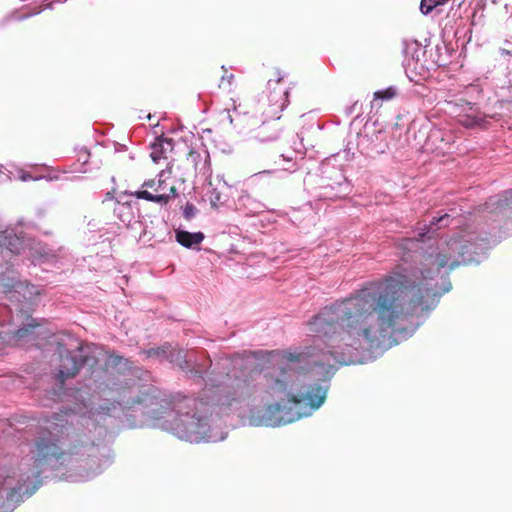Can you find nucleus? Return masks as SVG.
I'll return each instance as SVG.
<instances>
[{"label":"nucleus","mask_w":512,"mask_h":512,"mask_svg":"<svg viewBox=\"0 0 512 512\" xmlns=\"http://www.w3.org/2000/svg\"><path fill=\"white\" fill-rule=\"evenodd\" d=\"M476 254L470 240L453 237L436 252L423 256L418 274L408 276L397 267L350 297L325 306L309 321L310 331L323 338L325 344V348L319 349L321 358L315 359L313 365L329 374L336 364H355L363 352L381 348L400 320L435 308L438 297L451 289L448 282L439 291L432 281L473 262ZM266 355L274 365L263 375L265 393L280 401L288 399L294 405L289 408L291 415L287 417L282 414V403L267 406L269 412L279 413V423H291L308 416L324 403L328 391L325 380L305 384L297 393H292L295 384L300 382V370L309 364L307 358L317 357L318 353L271 351Z\"/></svg>","instance_id":"1"},{"label":"nucleus","mask_w":512,"mask_h":512,"mask_svg":"<svg viewBox=\"0 0 512 512\" xmlns=\"http://www.w3.org/2000/svg\"><path fill=\"white\" fill-rule=\"evenodd\" d=\"M56 421H46L45 431L39 435L34 442L32 450L31 467L21 469L22 473L18 484L10 488L6 493V499L3 498L0 489V512L12 511L24 496H31L42 484L40 478L44 470L52 461H59L66 455L73 456L79 454L82 444L70 442L66 449L62 447L65 441L74 434L73 427L67 421L55 417Z\"/></svg>","instance_id":"2"},{"label":"nucleus","mask_w":512,"mask_h":512,"mask_svg":"<svg viewBox=\"0 0 512 512\" xmlns=\"http://www.w3.org/2000/svg\"><path fill=\"white\" fill-rule=\"evenodd\" d=\"M176 413L171 429L180 439L199 442L208 432L209 405L197 398L177 396L172 401Z\"/></svg>","instance_id":"3"},{"label":"nucleus","mask_w":512,"mask_h":512,"mask_svg":"<svg viewBox=\"0 0 512 512\" xmlns=\"http://www.w3.org/2000/svg\"><path fill=\"white\" fill-rule=\"evenodd\" d=\"M79 358L72 355L68 350L59 351V366L57 368L56 378L63 384L68 378L75 377L82 366L88 365L94 367L99 362V356L103 350L101 347L91 345L78 347Z\"/></svg>","instance_id":"4"},{"label":"nucleus","mask_w":512,"mask_h":512,"mask_svg":"<svg viewBox=\"0 0 512 512\" xmlns=\"http://www.w3.org/2000/svg\"><path fill=\"white\" fill-rule=\"evenodd\" d=\"M260 354H262V352H249L243 355H235L231 358L230 364L233 366L232 371L226 373L223 379L219 381V385L233 390V397L226 403L228 406H231L233 401L244 398L250 394L249 382L243 368L246 369L252 365Z\"/></svg>","instance_id":"5"},{"label":"nucleus","mask_w":512,"mask_h":512,"mask_svg":"<svg viewBox=\"0 0 512 512\" xmlns=\"http://www.w3.org/2000/svg\"><path fill=\"white\" fill-rule=\"evenodd\" d=\"M208 151L191 149L186 157L176 165L178 176L182 182L195 178L198 173L206 174L210 170Z\"/></svg>","instance_id":"6"},{"label":"nucleus","mask_w":512,"mask_h":512,"mask_svg":"<svg viewBox=\"0 0 512 512\" xmlns=\"http://www.w3.org/2000/svg\"><path fill=\"white\" fill-rule=\"evenodd\" d=\"M162 176L163 172L159 174L158 180L151 179L142 184V187L150 188L152 189V192L148 190H139L131 193V195L138 199H144L158 204L168 203L171 197L176 196V187L174 185H168L166 181L162 179Z\"/></svg>","instance_id":"7"},{"label":"nucleus","mask_w":512,"mask_h":512,"mask_svg":"<svg viewBox=\"0 0 512 512\" xmlns=\"http://www.w3.org/2000/svg\"><path fill=\"white\" fill-rule=\"evenodd\" d=\"M265 78L267 79V89L270 92L268 98L271 105L274 107L273 115L279 119L280 117L277 116V114L281 112L288 103V91L283 87L277 88L275 85L281 83L284 75L279 69L272 68L266 72Z\"/></svg>","instance_id":"8"},{"label":"nucleus","mask_w":512,"mask_h":512,"mask_svg":"<svg viewBox=\"0 0 512 512\" xmlns=\"http://www.w3.org/2000/svg\"><path fill=\"white\" fill-rule=\"evenodd\" d=\"M150 156L154 163L168 160L174 149L173 140L166 137H158L150 146Z\"/></svg>","instance_id":"9"},{"label":"nucleus","mask_w":512,"mask_h":512,"mask_svg":"<svg viewBox=\"0 0 512 512\" xmlns=\"http://www.w3.org/2000/svg\"><path fill=\"white\" fill-rule=\"evenodd\" d=\"M21 246L22 243L17 236L11 233H0V253H3L4 250H7L11 254H19Z\"/></svg>","instance_id":"10"},{"label":"nucleus","mask_w":512,"mask_h":512,"mask_svg":"<svg viewBox=\"0 0 512 512\" xmlns=\"http://www.w3.org/2000/svg\"><path fill=\"white\" fill-rule=\"evenodd\" d=\"M176 240L179 244L186 248H191L194 245H199L204 240L202 232L190 233L188 231H177Z\"/></svg>","instance_id":"11"},{"label":"nucleus","mask_w":512,"mask_h":512,"mask_svg":"<svg viewBox=\"0 0 512 512\" xmlns=\"http://www.w3.org/2000/svg\"><path fill=\"white\" fill-rule=\"evenodd\" d=\"M113 212L117 216V218L123 223H129L133 218V211L130 203L122 202L119 199L115 200Z\"/></svg>","instance_id":"12"},{"label":"nucleus","mask_w":512,"mask_h":512,"mask_svg":"<svg viewBox=\"0 0 512 512\" xmlns=\"http://www.w3.org/2000/svg\"><path fill=\"white\" fill-rule=\"evenodd\" d=\"M491 206L494 207L491 210L493 212L512 210V191L505 192V194L494 201L491 200Z\"/></svg>","instance_id":"13"},{"label":"nucleus","mask_w":512,"mask_h":512,"mask_svg":"<svg viewBox=\"0 0 512 512\" xmlns=\"http://www.w3.org/2000/svg\"><path fill=\"white\" fill-rule=\"evenodd\" d=\"M397 94H398V91L393 86H390L384 90H378V91L374 92V94H373L372 106H374L376 104L377 108H380L382 104L377 103L378 100L389 101V100H392L393 98H395L397 96Z\"/></svg>","instance_id":"14"},{"label":"nucleus","mask_w":512,"mask_h":512,"mask_svg":"<svg viewBox=\"0 0 512 512\" xmlns=\"http://www.w3.org/2000/svg\"><path fill=\"white\" fill-rule=\"evenodd\" d=\"M168 359L181 369L185 370L189 368L188 361L186 360V354L181 349H172L169 351Z\"/></svg>","instance_id":"15"},{"label":"nucleus","mask_w":512,"mask_h":512,"mask_svg":"<svg viewBox=\"0 0 512 512\" xmlns=\"http://www.w3.org/2000/svg\"><path fill=\"white\" fill-rule=\"evenodd\" d=\"M449 0H421L420 11L422 14H429L434 8L440 5H444Z\"/></svg>","instance_id":"16"},{"label":"nucleus","mask_w":512,"mask_h":512,"mask_svg":"<svg viewBox=\"0 0 512 512\" xmlns=\"http://www.w3.org/2000/svg\"><path fill=\"white\" fill-rule=\"evenodd\" d=\"M170 350H171V347L169 345H164L161 347L145 350L144 353L146 354L147 357L167 358Z\"/></svg>","instance_id":"17"},{"label":"nucleus","mask_w":512,"mask_h":512,"mask_svg":"<svg viewBox=\"0 0 512 512\" xmlns=\"http://www.w3.org/2000/svg\"><path fill=\"white\" fill-rule=\"evenodd\" d=\"M221 69L223 71V74L220 78L219 88L229 90L234 81V75L232 73H229L224 66H222Z\"/></svg>","instance_id":"18"},{"label":"nucleus","mask_w":512,"mask_h":512,"mask_svg":"<svg viewBox=\"0 0 512 512\" xmlns=\"http://www.w3.org/2000/svg\"><path fill=\"white\" fill-rule=\"evenodd\" d=\"M451 221V216L449 214H443L438 218H433L430 223V226H438V228L446 227L449 225Z\"/></svg>","instance_id":"19"},{"label":"nucleus","mask_w":512,"mask_h":512,"mask_svg":"<svg viewBox=\"0 0 512 512\" xmlns=\"http://www.w3.org/2000/svg\"><path fill=\"white\" fill-rule=\"evenodd\" d=\"M265 130H267V127H266L265 123H263L262 127L260 128L259 132L256 135V137L259 138L261 141L273 140V139H275L277 137V132L276 131H274L269 136H265L264 133H263Z\"/></svg>","instance_id":"20"},{"label":"nucleus","mask_w":512,"mask_h":512,"mask_svg":"<svg viewBox=\"0 0 512 512\" xmlns=\"http://www.w3.org/2000/svg\"><path fill=\"white\" fill-rule=\"evenodd\" d=\"M196 213H197L196 207L193 204L187 203L184 208V212H183L184 217L189 220V219L193 218L196 215Z\"/></svg>","instance_id":"21"},{"label":"nucleus","mask_w":512,"mask_h":512,"mask_svg":"<svg viewBox=\"0 0 512 512\" xmlns=\"http://www.w3.org/2000/svg\"><path fill=\"white\" fill-rule=\"evenodd\" d=\"M108 359L112 362L114 365H119L123 361V357L116 355L115 353L108 354Z\"/></svg>","instance_id":"22"},{"label":"nucleus","mask_w":512,"mask_h":512,"mask_svg":"<svg viewBox=\"0 0 512 512\" xmlns=\"http://www.w3.org/2000/svg\"><path fill=\"white\" fill-rule=\"evenodd\" d=\"M36 326H37V324H35V325H29L28 327H22V328H19V329L17 330V332H16V336H18V337H24V336L28 333V331H29L30 327H33V328H34V327H36Z\"/></svg>","instance_id":"23"},{"label":"nucleus","mask_w":512,"mask_h":512,"mask_svg":"<svg viewBox=\"0 0 512 512\" xmlns=\"http://www.w3.org/2000/svg\"><path fill=\"white\" fill-rule=\"evenodd\" d=\"M211 205L213 207H217L218 203L221 202V197H220V194L219 193H216L215 194V197L214 198H211Z\"/></svg>","instance_id":"24"},{"label":"nucleus","mask_w":512,"mask_h":512,"mask_svg":"<svg viewBox=\"0 0 512 512\" xmlns=\"http://www.w3.org/2000/svg\"><path fill=\"white\" fill-rule=\"evenodd\" d=\"M189 372L191 373L192 376H195V377H199V378H203V374L204 372L201 371V370H197V369H190Z\"/></svg>","instance_id":"25"},{"label":"nucleus","mask_w":512,"mask_h":512,"mask_svg":"<svg viewBox=\"0 0 512 512\" xmlns=\"http://www.w3.org/2000/svg\"><path fill=\"white\" fill-rule=\"evenodd\" d=\"M466 126H473L474 124H476V121L475 120H471V121H466V122H463Z\"/></svg>","instance_id":"26"},{"label":"nucleus","mask_w":512,"mask_h":512,"mask_svg":"<svg viewBox=\"0 0 512 512\" xmlns=\"http://www.w3.org/2000/svg\"><path fill=\"white\" fill-rule=\"evenodd\" d=\"M113 198H114V197L112 196V194H111L110 192H108V193L106 194V200H113Z\"/></svg>","instance_id":"27"}]
</instances>
